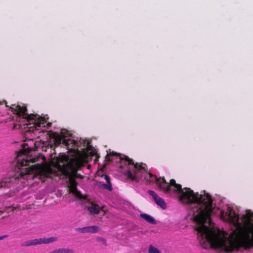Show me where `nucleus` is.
<instances>
[{
	"instance_id": "obj_1",
	"label": "nucleus",
	"mask_w": 253,
	"mask_h": 253,
	"mask_svg": "<svg viewBox=\"0 0 253 253\" xmlns=\"http://www.w3.org/2000/svg\"><path fill=\"white\" fill-rule=\"evenodd\" d=\"M144 178L148 182H155L165 193H169L171 188L173 187V192L181 194L179 201L185 204L196 205L192 207V211L194 215V221L199 225L195 228V230L201 244L202 241L205 243L204 239H206L211 248L221 249L227 253L238 252L241 249L248 251V211L242 216V225L239 223V215L233 209L228 208L226 212L221 213L222 219L237 225L227 238L224 232L219 230L216 231L214 229L205 225L207 223L211 225L210 216L214 209L211 196L205 191L204 194L194 193L190 188L182 189L181 185L177 184L173 179H170L168 183L164 177L158 178L150 173H147Z\"/></svg>"
},
{
	"instance_id": "obj_2",
	"label": "nucleus",
	"mask_w": 253,
	"mask_h": 253,
	"mask_svg": "<svg viewBox=\"0 0 253 253\" xmlns=\"http://www.w3.org/2000/svg\"><path fill=\"white\" fill-rule=\"evenodd\" d=\"M25 107L13 104L10 107L0 102V115L8 116L4 119L6 122L12 121L13 128L24 129L27 143L22 145L25 152H21L16 158L18 171L14 177L5 178L0 181V188L9 187L11 183H14L17 180L34 179L39 177L54 179L57 181L63 177V155L54 157L49 163L43 160L42 164H37L30 166V162L34 163L36 158H28V153L33 150L41 149L46 151L48 147L47 140L48 133L46 128L51 126L48 122V118L42 117L37 115L26 113Z\"/></svg>"
},
{
	"instance_id": "obj_3",
	"label": "nucleus",
	"mask_w": 253,
	"mask_h": 253,
	"mask_svg": "<svg viewBox=\"0 0 253 253\" xmlns=\"http://www.w3.org/2000/svg\"><path fill=\"white\" fill-rule=\"evenodd\" d=\"M72 133L70 131L64 128V146L67 150V154L64 153V180L70 193H72L74 197L86 203L88 202V195L83 194L77 190L78 182L76 178L83 179L84 176L77 172L84 163L88 161L89 155L87 151L79 150L80 146L79 142L67 137H71Z\"/></svg>"
},
{
	"instance_id": "obj_4",
	"label": "nucleus",
	"mask_w": 253,
	"mask_h": 253,
	"mask_svg": "<svg viewBox=\"0 0 253 253\" xmlns=\"http://www.w3.org/2000/svg\"><path fill=\"white\" fill-rule=\"evenodd\" d=\"M113 157L116 158V162H120L121 163H126L128 165H132L134 167V170L133 173L128 169L124 173L125 175L128 179L131 181L138 182L140 179L139 173L141 171H146V170L143 165L144 164L134 163L133 160L130 159L128 156L126 155L121 156L120 154H118L115 152H111L107 154L106 156V161L110 162L113 160Z\"/></svg>"
},
{
	"instance_id": "obj_5",
	"label": "nucleus",
	"mask_w": 253,
	"mask_h": 253,
	"mask_svg": "<svg viewBox=\"0 0 253 253\" xmlns=\"http://www.w3.org/2000/svg\"><path fill=\"white\" fill-rule=\"evenodd\" d=\"M57 240V238L55 237H52L50 238H39L27 240L25 242V245L26 246H31L37 245H40L42 244H49L55 242Z\"/></svg>"
},
{
	"instance_id": "obj_6",
	"label": "nucleus",
	"mask_w": 253,
	"mask_h": 253,
	"mask_svg": "<svg viewBox=\"0 0 253 253\" xmlns=\"http://www.w3.org/2000/svg\"><path fill=\"white\" fill-rule=\"evenodd\" d=\"M76 201L78 202L81 205L84 206L85 208L87 209V210L91 213L94 214H98L100 212V209L98 205L93 204L88 199V202L86 203H82V202L76 198Z\"/></svg>"
},
{
	"instance_id": "obj_7",
	"label": "nucleus",
	"mask_w": 253,
	"mask_h": 253,
	"mask_svg": "<svg viewBox=\"0 0 253 253\" xmlns=\"http://www.w3.org/2000/svg\"><path fill=\"white\" fill-rule=\"evenodd\" d=\"M148 193L153 197L155 203L162 209L164 210L166 209V204L164 199L158 196L157 194L152 190H148Z\"/></svg>"
},
{
	"instance_id": "obj_8",
	"label": "nucleus",
	"mask_w": 253,
	"mask_h": 253,
	"mask_svg": "<svg viewBox=\"0 0 253 253\" xmlns=\"http://www.w3.org/2000/svg\"><path fill=\"white\" fill-rule=\"evenodd\" d=\"M77 230L81 233H96L100 231V228L99 226L93 225L79 228Z\"/></svg>"
},
{
	"instance_id": "obj_9",
	"label": "nucleus",
	"mask_w": 253,
	"mask_h": 253,
	"mask_svg": "<svg viewBox=\"0 0 253 253\" xmlns=\"http://www.w3.org/2000/svg\"><path fill=\"white\" fill-rule=\"evenodd\" d=\"M141 217L145 219L148 222L152 224H156L157 222L156 220L151 215H148L146 213H141L140 214Z\"/></svg>"
},
{
	"instance_id": "obj_10",
	"label": "nucleus",
	"mask_w": 253,
	"mask_h": 253,
	"mask_svg": "<svg viewBox=\"0 0 253 253\" xmlns=\"http://www.w3.org/2000/svg\"><path fill=\"white\" fill-rule=\"evenodd\" d=\"M149 253H161V251L152 245H150L148 249Z\"/></svg>"
},
{
	"instance_id": "obj_11",
	"label": "nucleus",
	"mask_w": 253,
	"mask_h": 253,
	"mask_svg": "<svg viewBox=\"0 0 253 253\" xmlns=\"http://www.w3.org/2000/svg\"><path fill=\"white\" fill-rule=\"evenodd\" d=\"M103 186L104 188L110 191H111L113 190L111 181H109V183H107V184H104Z\"/></svg>"
},
{
	"instance_id": "obj_12",
	"label": "nucleus",
	"mask_w": 253,
	"mask_h": 253,
	"mask_svg": "<svg viewBox=\"0 0 253 253\" xmlns=\"http://www.w3.org/2000/svg\"><path fill=\"white\" fill-rule=\"evenodd\" d=\"M96 240L98 242H102L104 245H107L106 240L103 238L99 237H97L96 238Z\"/></svg>"
},
{
	"instance_id": "obj_13",
	"label": "nucleus",
	"mask_w": 253,
	"mask_h": 253,
	"mask_svg": "<svg viewBox=\"0 0 253 253\" xmlns=\"http://www.w3.org/2000/svg\"><path fill=\"white\" fill-rule=\"evenodd\" d=\"M49 253H63V249L57 250L51 252Z\"/></svg>"
},
{
	"instance_id": "obj_14",
	"label": "nucleus",
	"mask_w": 253,
	"mask_h": 253,
	"mask_svg": "<svg viewBox=\"0 0 253 253\" xmlns=\"http://www.w3.org/2000/svg\"><path fill=\"white\" fill-rule=\"evenodd\" d=\"M102 176H104V179L106 180L107 183H109V181H110V177L107 175H103Z\"/></svg>"
},
{
	"instance_id": "obj_15",
	"label": "nucleus",
	"mask_w": 253,
	"mask_h": 253,
	"mask_svg": "<svg viewBox=\"0 0 253 253\" xmlns=\"http://www.w3.org/2000/svg\"><path fill=\"white\" fill-rule=\"evenodd\" d=\"M64 253H74V251L72 249H64Z\"/></svg>"
},
{
	"instance_id": "obj_16",
	"label": "nucleus",
	"mask_w": 253,
	"mask_h": 253,
	"mask_svg": "<svg viewBox=\"0 0 253 253\" xmlns=\"http://www.w3.org/2000/svg\"><path fill=\"white\" fill-rule=\"evenodd\" d=\"M56 143L58 144H61L63 143V140L62 139H59L56 140Z\"/></svg>"
},
{
	"instance_id": "obj_17",
	"label": "nucleus",
	"mask_w": 253,
	"mask_h": 253,
	"mask_svg": "<svg viewBox=\"0 0 253 253\" xmlns=\"http://www.w3.org/2000/svg\"><path fill=\"white\" fill-rule=\"evenodd\" d=\"M7 237V235H3L1 236H0V241L4 239Z\"/></svg>"
},
{
	"instance_id": "obj_18",
	"label": "nucleus",
	"mask_w": 253,
	"mask_h": 253,
	"mask_svg": "<svg viewBox=\"0 0 253 253\" xmlns=\"http://www.w3.org/2000/svg\"><path fill=\"white\" fill-rule=\"evenodd\" d=\"M202 246L205 248V249H206L207 248V247L206 246H205L204 245H202Z\"/></svg>"
}]
</instances>
